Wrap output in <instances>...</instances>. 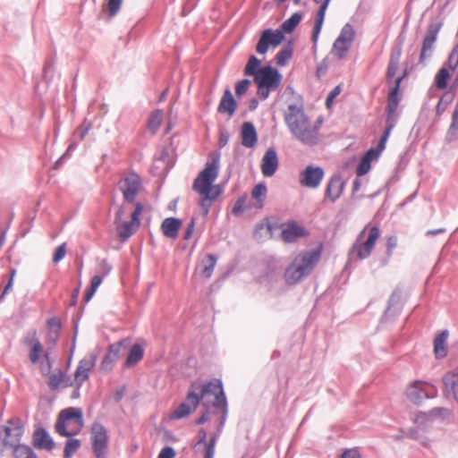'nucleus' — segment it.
<instances>
[{"mask_svg":"<svg viewBox=\"0 0 458 458\" xmlns=\"http://www.w3.org/2000/svg\"><path fill=\"white\" fill-rule=\"evenodd\" d=\"M453 410L446 407H434L428 411H420L412 418L415 427L408 429L409 438L417 441L425 448L432 449L443 436V430L434 427L437 421L451 422Z\"/></svg>","mask_w":458,"mask_h":458,"instance_id":"1","label":"nucleus"},{"mask_svg":"<svg viewBox=\"0 0 458 458\" xmlns=\"http://www.w3.org/2000/svg\"><path fill=\"white\" fill-rule=\"evenodd\" d=\"M219 165L220 154L210 153L204 169L199 172L192 184L193 191L200 196L199 205L205 215L208 213L211 203L222 193L221 187L214 184L218 177Z\"/></svg>","mask_w":458,"mask_h":458,"instance_id":"2","label":"nucleus"},{"mask_svg":"<svg viewBox=\"0 0 458 458\" xmlns=\"http://www.w3.org/2000/svg\"><path fill=\"white\" fill-rule=\"evenodd\" d=\"M284 119L291 133L298 140L310 146L318 143L320 122L311 121L305 114L302 105H289Z\"/></svg>","mask_w":458,"mask_h":458,"instance_id":"3","label":"nucleus"},{"mask_svg":"<svg viewBox=\"0 0 458 458\" xmlns=\"http://www.w3.org/2000/svg\"><path fill=\"white\" fill-rule=\"evenodd\" d=\"M196 383L198 384L197 393L199 395V401L202 400L203 405L213 406L222 411L220 425L223 426L227 412V403L221 381L215 379L205 385Z\"/></svg>","mask_w":458,"mask_h":458,"instance_id":"4","label":"nucleus"},{"mask_svg":"<svg viewBox=\"0 0 458 458\" xmlns=\"http://www.w3.org/2000/svg\"><path fill=\"white\" fill-rule=\"evenodd\" d=\"M83 425L82 410L77 407H69L60 411L55 428L60 436L71 437L80 433Z\"/></svg>","mask_w":458,"mask_h":458,"instance_id":"5","label":"nucleus"},{"mask_svg":"<svg viewBox=\"0 0 458 458\" xmlns=\"http://www.w3.org/2000/svg\"><path fill=\"white\" fill-rule=\"evenodd\" d=\"M257 85V95L261 100H265L269 94L276 91L281 85L282 75L272 66H264L258 71L254 78Z\"/></svg>","mask_w":458,"mask_h":458,"instance_id":"6","label":"nucleus"},{"mask_svg":"<svg viewBox=\"0 0 458 458\" xmlns=\"http://www.w3.org/2000/svg\"><path fill=\"white\" fill-rule=\"evenodd\" d=\"M143 211V206L140 202L135 203V208L129 219L124 218V208L121 207L114 218V225L117 235L123 241L130 238L140 226V216Z\"/></svg>","mask_w":458,"mask_h":458,"instance_id":"7","label":"nucleus"},{"mask_svg":"<svg viewBox=\"0 0 458 458\" xmlns=\"http://www.w3.org/2000/svg\"><path fill=\"white\" fill-rule=\"evenodd\" d=\"M437 395V387L427 381L414 380L404 390L405 398L415 405H420L425 399H433Z\"/></svg>","mask_w":458,"mask_h":458,"instance_id":"8","label":"nucleus"},{"mask_svg":"<svg viewBox=\"0 0 458 458\" xmlns=\"http://www.w3.org/2000/svg\"><path fill=\"white\" fill-rule=\"evenodd\" d=\"M380 237V229L377 225H367L357 237L353 245V250L359 258H367L371 253L377 241Z\"/></svg>","mask_w":458,"mask_h":458,"instance_id":"9","label":"nucleus"},{"mask_svg":"<svg viewBox=\"0 0 458 458\" xmlns=\"http://www.w3.org/2000/svg\"><path fill=\"white\" fill-rule=\"evenodd\" d=\"M24 429L20 420L12 419L2 427L0 429V441L3 445V449H13L14 450L21 444V437L23 435Z\"/></svg>","mask_w":458,"mask_h":458,"instance_id":"10","label":"nucleus"},{"mask_svg":"<svg viewBox=\"0 0 458 458\" xmlns=\"http://www.w3.org/2000/svg\"><path fill=\"white\" fill-rule=\"evenodd\" d=\"M317 259H293L286 267L284 278L288 284H295L309 276L317 265Z\"/></svg>","mask_w":458,"mask_h":458,"instance_id":"11","label":"nucleus"},{"mask_svg":"<svg viewBox=\"0 0 458 458\" xmlns=\"http://www.w3.org/2000/svg\"><path fill=\"white\" fill-rule=\"evenodd\" d=\"M91 444L96 458H107L108 436L106 428L95 422L91 426Z\"/></svg>","mask_w":458,"mask_h":458,"instance_id":"12","label":"nucleus"},{"mask_svg":"<svg viewBox=\"0 0 458 458\" xmlns=\"http://www.w3.org/2000/svg\"><path fill=\"white\" fill-rule=\"evenodd\" d=\"M119 189L126 201H134L142 189L140 177L135 173L124 175L119 182Z\"/></svg>","mask_w":458,"mask_h":458,"instance_id":"13","label":"nucleus"},{"mask_svg":"<svg viewBox=\"0 0 458 458\" xmlns=\"http://www.w3.org/2000/svg\"><path fill=\"white\" fill-rule=\"evenodd\" d=\"M284 38V33L279 30H265L262 31L256 45V52L259 55H265L270 47H277L283 42Z\"/></svg>","mask_w":458,"mask_h":458,"instance_id":"14","label":"nucleus"},{"mask_svg":"<svg viewBox=\"0 0 458 458\" xmlns=\"http://www.w3.org/2000/svg\"><path fill=\"white\" fill-rule=\"evenodd\" d=\"M324 178V170L320 166L308 165L299 174V182L309 189L318 188Z\"/></svg>","mask_w":458,"mask_h":458,"instance_id":"15","label":"nucleus"},{"mask_svg":"<svg viewBox=\"0 0 458 458\" xmlns=\"http://www.w3.org/2000/svg\"><path fill=\"white\" fill-rule=\"evenodd\" d=\"M197 383L191 384L185 402L181 403L174 411V418L181 419L188 416L190 413L195 411L198 404L199 403V395L197 393Z\"/></svg>","mask_w":458,"mask_h":458,"instance_id":"16","label":"nucleus"},{"mask_svg":"<svg viewBox=\"0 0 458 458\" xmlns=\"http://www.w3.org/2000/svg\"><path fill=\"white\" fill-rule=\"evenodd\" d=\"M353 38L354 30L352 27L349 24L345 25L334 43V54L339 58L344 57L350 49Z\"/></svg>","mask_w":458,"mask_h":458,"instance_id":"17","label":"nucleus"},{"mask_svg":"<svg viewBox=\"0 0 458 458\" xmlns=\"http://www.w3.org/2000/svg\"><path fill=\"white\" fill-rule=\"evenodd\" d=\"M97 360L98 354L90 352L80 360L74 374V380L78 386H81L89 378V372L95 367Z\"/></svg>","mask_w":458,"mask_h":458,"instance_id":"18","label":"nucleus"},{"mask_svg":"<svg viewBox=\"0 0 458 458\" xmlns=\"http://www.w3.org/2000/svg\"><path fill=\"white\" fill-rule=\"evenodd\" d=\"M444 394L458 403V368L447 371L442 377Z\"/></svg>","mask_w":458,"mask_h":458,"instance_id":"19","label":"nucleus"},{"mask_svg":"<svg viewBox=\"0 0 458 458\" xmlns=\"http://www.w3.org/2000/svg\"><path fill=\"white\" fill-rule=\"evenodd\" d=\"M308 235L309 231L296 221H289L282 226L281 237L286 242H293Z\"/></svg>","mask_w":458,"mask_h":458,"instance_id":"20","label":"nucleus"},{"mask_svg":"<svg viewBox=\"0 0 458 458\" xmlns=\"http://www.w3.org/2000/svg\"><path fill=\"white\" fill-rule=\"evenodd\" d=\"M441 23H431L428 27L427 34L423 39L422 48L420 55V62L424 63L433 48L434 43L437 38V34L441 29Z\"/></svg>","mask_w":458,"mask_h":458,"instance_id":"21","label":"nucleus"},{"mask_svg":"<svg viewBox=\"0 0 458 458\" xmlns=\"http://www.w3.org/2000/svg\"><path fill=\"white\" fill-rule=\"evenodd\" d=\"M278 165L279 161L276 149L273 148H268L263 156L260 164L262 174L266 177L273 176L278 168Z\"/></svg>","mask_w":458,"mask_h":458,"instance_id":"22","label":"nucleus"},{"mask_svg":"<svg viewBox=\"0 0 458 458\" xmlns=\"http://www.w3.org/2000/svg\"><path fill=\"white\" fill-rule=\"evenodd\" d=\"M123 341L113 344L109 346L108 352L101 362V369L105 371H109L113 369L114 363L120 357L121 348Z\"/></svg>","mask_w":458,"mask_h":458,"instance_id":"23","label":"nucleus"},{"mask_svg":"<svg viewBox=\"0 0 458 458\" xmlns=\"http://www.w3.org/2000/svg\"><path fill=\"white\" fill-rule=\"evenodd\" d=\"M331 0H313L314 3L319 4V8L317 13L315 26L312 32V41L314 44L317 43L319 33L321 31L326 11Z\"/></svg>","mask_w":458,"mask_h":458,"instance_id":"24","label":"nucleus"},{"mask_svg":"<svg viewBox=\"0 0 458 458\" xmlns=\"http://www.w3.org/2000/svg\"><path fill=\"white\" fill-rule=\"evenodd\" d=\"M237 108V103L234 100L233 94L229 89L224 91L220 103L217 107V112L220 114H226L232 117Z\"/></svg>","mask_w":458,"mask_h":458,"instance_id":"25","label":"nucleus"},{"mask_svg":"<svg viewBox=\"0 0 458 458\" xmlns=\"http://www.w3.org/2000/svg\"><path fill=\"white\" fill-rule=\"evenodd\" d=\"M393 127H394L393 124H389L386 128V130H385V131H384V133H383V135H382V137H381V139H380L377 148H371L370 149H369L366 152V154L364 155L363 158L367 159L368 162H369V163H371V161L378 158V157L380 156L381 152L386 148V141H387V140L389 138L391 131L393 130Z\"/></svg>","mask_w":458,"mask_h":458,"instance_id":"26","label":"nucleus"},{"mask_svg":"<svg viewBox=\"0 0 458 458\" xmlns=\"http://www.w3.org/2000/svg\"><path fill=\"white\" fill-rule=\"evenodd\" d=\"M33 445L36 448L51 451L55 444L49 434L43 428L37 429L33 435Z\"/></svg>","mask_w":458,"mask_h":458,"instance_id":"27","label":"nucleus"},{"mask_svg":"<svg viewBox=\"0 0 458 458\" xmlns=\"http://www.w3.org/2000/svg\"><path fill=\"white\" fill-rule=\"evenodd\" d=\"M216 259H199L195 267L194 276L205 280L211 276Z\"/></svg>","mask_w":458,"mask_h":458,"instance_id":"28","label":"nucleus"},{"mask_svg":"<svg viewBox=\"0 0 458 458\" xmlns=\"http://www.w3.org/2000/svg\"><path fill=\"white\" fill-rule=\"evenodd\" d=\"M181 226L182 221L180 219L168 217L162 222L161 230L165 237L175 239L178 236V232Z\"/></svg>","mask_w":458,"mask_h":458,"instance_id":"29","label":"nucleus"},{"mask_svg":"<svg viewBox=\"0 0 458 458\" xmlns=\"http://www.w3.org/2000/svg\"><path fill=\"white\" fill-rule=\"evenodd\" d=\"M344 190V182L339 176H333L326 190V196L332 201L335 202L342 194Z\"/></svg>","mask_w":458,"mask_h":458,"instance_id":"30","label":"nucleus"},{"mask_svg":"<svg viewBox=\"0 0 458 458\" xmlns=\"http://www.w3.org/2000/svg\"><path fill=\"white\" fill-rule=\"evenodd\" d=\"M242 144L244 147L251 148L257 142V132L251 123L246 122L242 125Z\"/></svg>","mask_w":458,"mask_h":458,"instance_id":"31","label":"nucleus"},{"mask_svg":"<svg viewBox=\"0 0 458 458\" xmlns=\"http://www.w3.org/2000/svg\"><path fill=\"white\" fill-rule=\"evenodd\" d=\"M448 332L443 331L434 340V352L437 358L442 359L447 354Z\"/></svg>","mask_w":458,"mask_h":458,"instance_id":"32","label":"nucleus"},{"mask_svg":"<svg viewBox=\"0 0 458 458\" xmlns=\"http://www.w3.org/2000/svg\"><path fill=\"white\" fill-rule=\"evenodd\" d=\"M102 266H103V269H104L103 276L96 275L92 277L91 282H90V286L87 290L85 296H84V301L86 302H89L92 299V297L94 296L95 293L97 292L98 286L101 284V283L103 281V276L107 275L111 269V267H106V265L104 262L102 263Z\"/></svg>","mask_w":458,"mask_h":458,"instance_id":"33","label":"nucleus"},{"mask_svg":"<svg viewBox=\"0 0 458 458\" xmlns=\"http://www.w3.org/2000/svg\"><path fill=\"white\" fill-rule=\"evenodd\" d=\"M26 344L30 347L29 359L31 363L36 364L39 361V357L43 354V346L40 342L32 335L31 338H26Z\"/></svg>","mask_w":458,"mask_h":458,"instance_id":"34","label":"nucleus"},{"mask_svg":"<svg viewBox=\"0 0 458 458\" xmlns=\"http://www.w3.org/2000/svg\"><path fill=\"white\" fill-rule=\"evenodd\" d=\"M403 78V76H401V77H398L395 79L394 86L389 92L388 103H387V111H388L389 114H393L398 107V104H399L398 92H399L400 84H401Z\"/></svg>","mask_w":458,"mask_h":458,"instance_id":"35","label":"nucleus"},{"mask_svg":"<svg viewBox=\"0 0 458 458\" xmlns=\"http://www.w3.org/2000/svg\"><path fill=\"white\" fill-rule=\"evenodd\" d=\"M144 354L143 347L140 344H133L129 352V354L125 360L126 367H132L137 364Z\"/></svg>","mask_w":458,"mask_h":458,"instance_id":"36","label":"nucleus"},{"mask_svg":"<svg viewBox=\"0 0 458 458\" xmlns=\"http://www.w3.org/2000/svg\"><path fill=\"white\" fill-rule=\"evenodd\" d=\"M164 119V113L163 111L157 109L153 111L148 120V130L152 133L155 134L160 125L162 124Z\"/></svg>","mask_w":458,"mask_h":458,"instance_id":"37","label":"nucleus"},{"mask_svg":"<svg viewBox=\"0 0 458 458\" xmlns=\"http://www.w3.org/2000/svg\"><path fill=\"white\" fill-rule=\"evenodd\" d=\"M401 57V49H398L395 53H393L390 56L389 64L386 72V80L389 81L392 80L398 69L399 60Z\"/></svg>","mask_w":458,"mask_h":458,"instance_id":"38","label":"nucleus"},{"mask_svg":"<svg viewBox=\"0 0 458 458\" xmlns=\"http://www.w3.org/2000/svg\"><path fill=\"white\" fill-rule=\"evenodd\" d=\"M301 21V14L294 13L289 19L282 24V32L291 33Z\"/></svg>","mask_w":458,"mask_h":458,"instance_id":"39","label":"nucleus"},{"mask_svg":"<svg viewBox=\"0 0 458 458\" xmlns=\"http://www.w3.org/2000/svg\"><path fill=\"white\" fill-rule=\"evenodd\" d=\"M80 447L81 441L79 439L70 437L64 445V458H72Z\"/></svg>","mask_w":458,"mask_h":458,"instance_id":"40","label":"nucleus"},{"mask_svg":"<svg viewBox=\"0 0 458 458\" xmlns=\"http://www.w3.org/2000/svg\"><path fill=\"white\" fill-rule=\"evenodd\" d=\"M260 60H259L255 55H251L245 65L244 74L247 76H253L255 78L258 71L260 69Z\"/></svg>","mask_w":458,"mask_h":458,"instance_id":"41","label":"nucleus"},{"mask_svg":"<svg viewBox=\"0 0 458 458\" xmlns=\"http://www.w3.org/2000/svg\"><path fill=\"white\" fill-rule=\"evenodd\" d=\"M267 195V186L265 183H259L254 186L251 191V197L259 202L258 207L263 206V200Z\"/></svg>","mask_w":458,"mask_h":458,"instance_id":"42","label":"nucleus"},{"mask_svg":"<svg viewBox=\"0 0 458 458\" xmlns=\"http://www.w3.org/2000/svg\"><path fill=\"white\" fill-rule=\"evenodd\" d=\"M450 78L448 70L442 67L436 75V87L439 89H445L447 87V81Z\"/></svg>","mask_w":458,"mask_h":458,"instance_id":"43","label":"nucleus"},{"mask_svg":"<svg viewBox=\"0 0 458 458\" xmlns=\"http://www.w3.org/2000/svg\"><path fill=\"white\" fill-rule=\"evenodd\" d=\"M14 458H37L36 454L25 445H20L13 450Z\"/></svg>","mask_w":458,"mask_h":458,"instance_id":"44","label":"nucleus"},{"mask_svg":"<svg viewBox=\"0 0 458 458\" xmlns=\"http://www.w3.org/2000/svg\"><path fill=\"white\" fill-rule=\"evenodd\" d=\"M293 51L290 47H285L276 54V61L280 66L285 65L291 59Z\"/></svg>","mask_w":458,"mask_h":458,"instance_id":"45","label":"nucleus"},{"mask_svg":"<svg viewBox=\"0 0 458 458\" xmlns=\"http://www.w3.org/2000/svg\"><path fill=\"white\" fill-rule=\"evenodd\" d=\"M446 64L448 65L449 69L452 71H454L458 66V45L455 46L447 59Z\"/></svg>","mask_w":458,"mask_h":458,"instance_id":"46","label":"nucleus"},{"mask_svg":"<svg viewBox=\"0 0 458 458\" xmlns=\"http://www.w3.org/2000/svg\"><path fill=\"white\" fill-rule=\"evenodd\" d=\"M250 83H251L250 81L248 79H243V80L238 81L235 85V93H236L237 97H241V96L244 95L248 91V89L250 86Z\"/></svg>","mask_w":458,"mask_h":458,"instance_id":"47","label":"nucleus"},{"mask_svg":"<svg viewBox=\"0 0 458 458\" xmlns=\"http://www.w3.org/2000/svg\"><path fill=\"white\" fill-rule=\"evenodd\" d=\"M123 0H107L106 10L111 17L114 16L122 5Z\"/></svg>","mask_w":458,"mask_h":458,"instance_id":"48","label":"nucleus"},{"mask_svg":"<svg viewBox=\"0 0 458 458\" xmlns=\"http://www.w3.org/2000/svg\"><path fill=\"white\" fill-rule=\"evenodd\" d=\"M91 129V124L89 122H83L82 124L76 130L75 136L80 140H83Z\"/></svg>","mask_w":458,"mask_h":458,"instance_id":"49","label":"nucleus"},{"mask_svg":"<svg viewBox=\"0 0 458 458\" xmlns=\"http://www.w3.org/2000/svg\"><path fill=\"white\" fill-rule=\"evenodd\" d=\"M369 169H370V163L368 162L367 159L362 157L359 165L356 168V174L358 176H362V175L366 174L369 171Z\"/></svg>","mask_w":458,"mask_h":458,"instance_id":"50","label":"nucleus"},{"mask_svg":"<svg viewBox=\"0 0 458 458\" xmlns=\"http://www.w3.org/2000/svg\"><path fill=\"white\" fill-rule=\"evenodd\" d=\"M216 442V436L211 437L206 446L205 458H213L215 454V445Z\"/></svg>","mask_w":458,"mask_h":458,"instance_id":"51","label":"nucleus"},{"mask_svg":"<svg viewBox=\"0 0 458 458\" xmlns=\"http://www.w3.org/2000/svg\"><path fill=\"white\" fill-rule=\"evenodd\" d=\"M341 458H362L357 448L346 449L343 452Z\"/></svg>","mask_w":458,"mask_h":458,"instance_id":"52","label":"nucleus"},{"mask_svg":"<svg viewBox=\"0 0 458 458\" xmlns=\"http://www.w3.org/2000/svg\"><path fill=\"white\" fill-rule=\"evenodd\" d=\"M341 92V88L340 86H336L330 93L329 95L327 96V100H326V105L329 108L332 105H333V102H334V99L340 94Z\"/></svg>","mask_w":458,"mask_h":458,"instance_id":"53","label":"nucleus"},{"mask_svg":"<svg viewBox=\"0 0 458 458\" xmlns=\"http://www.w3.org/2000/svg\"><path fill=\"white\" fill-rule=\"evenodd\" d=\"M397 246V238L395 236H389L386 241V254L391 256L393 250Z\"/></svg>","mask_w":458,"mask_h":458,"instance_id":"54","label":"nucleus"},{"mask_svg":"<svg viewBox=\"0 0 458 458\" xmlns=\"http://www.w3.org/2000/svg\"><path fill=\"white\" fill-rule=\"evenodd\" d=\"M246 196L239 198L233 208V214H238L245 208Z\"/></svg>","mask_w":458,"mask_h":458,"instance_id":"55","label":"nucleus"},{"mask_svg":"<svg viewBox=\"0 0 458 458\" xmlns=\"http://www.w3.org/2000/svg\"><path fill=\"white\" fill-rule=\"evenodd\" d=\"M174 450L170 446H166L161 450L157 458H174Z\"/></svg>","mask_w":458,"mask_h":458,"instance_id":"56","label":"nucleus"},{"mask_svg":"<svg viewBox=\"0 0 458 458\" xmlns=\"http://www.w3.org/2000/svg\"><path fill=\"white\" fill-rule=\"evenodd\" d=\"M66 254V243L64 242L56 248L54 252L53 258H64Z\"/></svg>","mask_w":458,"mask_h":458,"instance_id":"57","label":"nucleus"},{"mask_svg":"<svg viewBox=\"0 0 458 458\" xmlns=\"http://www.w3.org/2000/svg\"><path fill=\"white\" fill-rule=\"evenodd\" d=\"M194 231V220L191 219V222L187 225V228L184 233V239L188 240L191 237Z\"/></svg>","mask_w":458,"mask_h":458,"instance_id":"58","label":"nucleus"},{"mask_svg":"<svg viewBox=\"0 0 458 458\" xmlns=\"http://www.w3.org/2000/svg\"><path fill=\"white\" fill-rule=\"evenodd\" d=\"M450 128L451 130H458V102L453 114V122Z\"/></svg>","mask_w":458,"mask_h":458,"instance_id":"59","label":"nucleus"},{"mask_svg":"<svg viewBox=\"0 0 458 458\" xmlns=\"http://www.w3.org/2000/svg\"><path fill=\"white\" fill-rule=\"evenodd\" d=\"M44 357H45V359H46V361H47V367H45V366H43V365H42V366H41V371H42V373H43V374H47V373H48V371H49V368H50V364H49V360H48V354H47V353H45V354H44Z\"/></svg>","mask_w":458,"mask_h":458,"instance_id":"60","label":"nucleus"},{"mask_svg":"<svg viewBox=\"0 0 458 458\" xmlns=\"http://www.w3.org/2000/svg\"><path fill=\"white\" fill-rule=\"evenodd\" d=\"M209 419L208 417V411L204 412L197 420L198 424H203L206 421H208Z\"/></svg>","mask_w":458,"mask_h":458,"instance_id":"61","label":"nucleus"},{"mask_svg":"<svg viewBox=\"0 0 458 458\" xmlns=\"http://www.w3.org/2000/svg\"><path fill=\"white\" fill-rule=\"evenodd\" d=\"M12 287H13V284L11 283H8L5 285L1 297L3 298L5 294H7L8 292L12 289Z\"/></svg>","mask_w":458,"mask_h":458,"instance_id":"62","label":"nucleus"},{"mask_svg":"<svg viewBox=\"0 0 458 458\" xmlns=\"http://www.w3.org/2000/svg\"><path fill=\"white\" fill-rule=\"evenodd\" d=\"M258 105H259V103L256 99H251L250 101V110L256 109L258 107Z\"/></svg>","mask_w":458,"mask_h":458,"instance_id":"63","label":"nucleus"},{"mask_svg":"<svg viewBox=\"0 0 458 458\" xmlns=\"http://www.w3.org/2000/svg\"><path fill=\"white\" fill-rule=\"evenodd\" d=\"M199 434H200V437H199V440L198 442L199 445L202 444V443H205V441H206V432L204 430H201L199 432Z\"/></svg>","mask_w":458,"mask_h":458,"instance_id":"64","label":"nucleus"}]
</instances>
